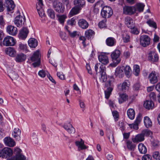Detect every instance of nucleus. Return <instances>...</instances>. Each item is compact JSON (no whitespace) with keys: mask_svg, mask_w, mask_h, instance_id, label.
Here are the masks:
<instances>
[{"mask_svg":"<svg viewBox=\"0 0 160 160\" xmlns=\"http://www.w3.org/2000/svg\"><path fill=\"white\" fill-rule=\"evenodd\" d=\"M142 120V115L140 114H139L136 117V119L135 121V123L139 124Z\"/></svg>","mask_w":160,"mask_h":160,"instance_id":"0e129e2a","label":"nucleus"},{"mask_svg":"<svg viewBox=\"0 0 160 160\" xmlns=\"http://www.w3.org/2000/svg\"><path fill=\"white\" fill-rule=\"evenodd\" d=\"M138 148L140 153L142 154H145L147 152V149L144 144L140 143L138 145Z\"/></svg>","mask_w":160,"mask_h":160,"instance_id":"4c0bfd02","label":"nucleus"},{"mask_svg":"<svg viewBox=\"0 0 160 160\" xmlns=\"http://www.w3.org/2000/svg\"><path fill=\"white\" fill-rule=\"evenodd\" d=\"M123 40L124 42H128L130 41V36L128 34L123 35Z\"/></svg>","mask_w":160,"mask_h":160,"instance_id":"864d4df0","label":"nucleus"},{"mask_svg":"<svg viewBox=\"0 0 160 160\" xmlns=\"http://www.w3.org/2000/svg\"><path fill=\"white\" fill-rule=\"evenodd\" d=\"M38 2L36 4V8L40 17H42L44 15V12L42 9L43 5L42 0H37Z\"/></svg>","mask_w":160,"mask_h":160,"instance_id":"f8f14e48","label":"nucleus"},{"mask_svg":"<svg viewBox=\"0 0 160 160\" xmlns=\"http://www.w3.org/2000/svg\"><path fill=\"white\" fill-rule=\"evenodd\" d=\"M22 15H21V27H22L21 29V39L24 40L27 38L29 31L27 27L26 26V24L25 16L23 12H22Z\"/></svg>","mask_w":160,"mask_h":160,"instance_id":"f257e3e1","label":"nucleus"},{"mask_svg":"<svg viewBox=\"0 0 160 160\" xmlns=\"http://www.w3.org/2000/svg\"><path fill=\"white\" fill-rule=\"evenodd\" d=\"M123 69L124 68L123 67H117L115 72V75L119 77H122L124 75Z\"/></svg>","mask_w":160,"mask_h":160,"instance_id":"c756f323","label":"nucleus"},{"mask_svg":"<svg viewBox=\"0 0 160 160\" xmlns=\"http://www.w3.org/2000/svg\"><path fill=\"white\" fill-rule=\"evenodd\" d=\"M95 70L96 72H100L101 75L100 80L102 82L106 81L107 79L105 71V67L104 66L101 65L100 63L96 64L95 66Z\"/></svg>","mask_w":160,"mask_h":160,"instance_id":"f03ea898","label":"nucleus"},{"mask_svg":"<svg viewBox=\"0 0 160 160\" xmlns=\"http://www.w3.org/2000/svg\"><path fill=\"white\" fill-rule=\"evenodd\" d=\"M53 7L55 10L59 13H62L64 12V7L62 6V3L58 0H55L52 4Z\"/></svg>","mask_w":160,"mask_h":160,"instance_id":"6e6552de","label":"nucleus"},{"mask_svg":"<svg viewBox=\"0 0 160 160\" xmlns=\"http://www.w3.org/2000/svg\"><path fill=\"white\" fill-rule=\"evenodd\" d=\"M7 72L8 76L12 80L18 78L19 75L13 72L10 67L7 68Z\"/></svg>","mask_w":160,"mask_h":160,"instance_id":"aec40b11","label":"nucleus"},{"mask_svg":"<svg viewBox=\"0 0 160 160\" xmlns=\"http://www.w3.org/2000/svg\"><path fill=\"white\" fill-rule=\"evenodd\" d=\"M138 124H139L135 123L134 122V123L128 124V125L131 128H133L137 130L138 128Z\"/></svg>","mask_w":160,"mask_h":160,"instance_id":"603ef678","label":"nucleus"},{"mask_svg":"<svg viewBox=\"0 0 160 160\" xmlns=\"http://www.w3.org/2000/svg\"><path fill=\"white\" fill-rule=\"evenodd\" d=\"M121 52L119 50L116 49L112 52L111 55V58L113 61L114 62L115 61L118 60H121L120 58Z\"/></svg>","mask_w":160,"mask_h":160,"instance_id":"f3484780","label":"nucleus"},{"mask_svg":"<svg viewBox=\"0 0 160 160\" xmlns=\"http://www.w3.org/2000/svg\"><path fill=\"white\" fill-rule=\"evenodd\" d=\"M94 34V32L91 29L86 30L85 32V35L88 39H89Z\"/></svg>","mask_w":160,"mask_h":160,"instance_id":"ea45409f","label":"nucleus"},{"mask_svg":"<svg viewBox=\"0 0 160 160\" xmlns=\"http://www.w3.org/2000/svg\"><path fill=\"white\" fill-rule=\"evenodd\" d=\"M7 32L12 36L16 35L18 33V30L16 27L12 25H8L7 27Z\"/></svg>","mask_w":160,"mask_h":160,"instance_id":"dca6fc26","label":"nucleus"},{"mask_svg":"<svg viewBox=\"0 0 160 160\" xmlns=\"http://www.w3.org/2000/svg\"><path fill=\"white\" fill-rule=\"evenodd\" d=\"M144 140V137L141 133L140 134L137 135L134 139L133 141L134 142H140L143 141Z\"/></svg>","mask_w":160,"mask_h":160,"instance_id":"e433bc0d","label":"nucleus"},{"mask_svg":"<svg viewBox=\"0 0 160 160\" xmlns=\"http://www.w3.org/2000/svg\"><path fill=\"white\" fill-rule=\"evenodd\" d=\"M74 6L81 10L85 5V2L84 0H74Z\"/></svg>","mask_w":160,"mask_h":160,"instance_id":"b1692460","label":"nucleus"},{"mask_svg":"<svg viewBox=\"0 0 160 160\" xmlns=\"http://www.w3.org/2000/svg\"><path fill=\"white\" fill-rule=\"evenodd\" d=\"M144 123L145 127L148 128L152 126V123L151 119L147 116L144 117Z\"/></svg>","mask_w":160,"mask_h":160,"instance_id":"c9c22d12","label":"nucleus"},{"mask_svg":"<svg viewBox=\"0 0 160 160\" xmlns=\"http://www.w3.org/2000/svg\"><path fill=\"white\" fill-rule=\"evenodd\" d=\"M21 50H22L23 51L27 52L28 51L27 46L26 44H21Z\"/></svg>","mask_w":160,"mask_h":160,"instance_id":"774afa93","label":"nucleus"},{"mask_svg":"<svg viewBox=\"0 0 160 160\" xmlns=\"http://www.w3.org/2000/svg\"><path fill=\"white\" fill-rule=\"evenodd\" d=\"M107 45L109 46H113L116 43L115 39L112 37H109L106 40Z\"/></svg>","mask_w":160,"mask_h":160,"instance_id":"473e14b6","label":"nucleus"},{"mask_svg":"<svg viewBox=\"0 0 160 160\" xmlns=\"http://www.w3.org/2000/svg\"><path fill=\"white\" fill-rule=\"evenodd\" d=\"M141 133L144 137L145 136H150L152 134V132L150 130L147 129L143 130L142 131Z\"/></svg>","mask_w":160,"mask_h":160,"instance_id":"c03bdc74","label":"nucleus"},{"mask_svg":"<svg viewBox=\"0 0 160 160\" xmlns=\"http://www.w3.org/2000/svg\"><path fill=\"white\" fill-rule=\"evenodd\" d=\"M109 79V80L106 82L105 84V87L107 88L105 91V97L107 99L110 97L113 87V83L114 81V78L111 77Z\"/></svg>","mask_w":160,"mask_h":160,"instance_id":"7ed1b4c3","label":"nucleus"},{"mask_svg":"<svg viewBox=\"0 0 160 160\" xmlns=\"http://www.w3.org/2000/svg\"><path fill=\"white\" fill-rule=\"evenodd\" d=\"M148 59L151 62H156L158 59V54L156 53L151 52L148 55Z\"/></svg>","mask_w":160,"mask_h":160,"instance_id":"393cba45","label":"nucleus"},{"mask_svg":"<svg viewBox=\"0 0 160 160\" xmlns=\"http://www.w3.org/2000/svg\"><path fill=\"white\" fill-rule=\"evenodd\" d=\"M149 96L151 100H155L156 99V96L154 92H151L149 94Z\"/></svg>","mask_w":160,"mask_h":160,"instance_id":"338daca9","label":"nucleus"},{"mask_svg":"<svg viewBox=\"0 0 160 160\" xmlns=\"http://www.w3.org/2000/svg\"><path fill=\"white\" fill-rule=\"evenodd\" d=\"M121 60H118L117 61H115V62H113L110 64L109 66H110L112 67H115L120 62Z\"/></svg>","mask_w":160,"mask_h":160,"instance_id":"bf43d9fd","label":"nucleus"},{"mask_svg":"<svg viewBox=\"0 0 160 160\" xmlns=\"http://www.w3.org/2000/svg\"><path fill=\"white\" fill-rule=\"evenodd\" d=\"M79 40L82 41V43L84 48H85L87 46L86 39L85 37L83 36H81L79 37Z\"/></svg>","mask_w":160,"mask_h":160,"instance_id":"5fc2aeb1","label":"nucleus"},{"mask_svg":"<svg viewBox=\"0 0 160 160\" xmlns=\"http://www.w3.org/2000/svg\"><path fill=\"white\" fill-rule=\"evenodd\" d=\"M104 5V2L102 0L98 1L95 4V7L100 8L102 7Z\"/></svg>","mask_w":160,"mask_h":160,"instance_id":"09e8293b","label":"nucleus"},{"mask_svg":"<svg viewBox=\"0 0 160 160\" xmlns=\"http://www.w3.org/2000/svg\"><path fill=\"white\" fill-rule=\"evenodd\" d=\"M101 13L102 17L105 18L110 17L113 14L112 8L108 6H105L103 8Z\"/></svg>","mask_w":160,"mask_h":160,"instance_id":"0eeeda50","label":"nucleus"},{"mask_svg":"<svg viewBox=\"0 0 160 160\" xmlns=\"http://www.w3.org/2000/svg\"><path fill=\"white\" fill-rule=\"evenodd\" d=\"M59 35L62 40H65L66 39L67 37L65 32L60 31L59 32Z\"/></svg>","mask_w":160,"mask_h":160,"instance_id":"69168bd1","label":"nucleus"},{"mask_svg":"<svg viewBox=\"0 0 160 160\" xmlns=\"http://www.w3.org/2000/svg\"><path fill=\"white\" fill-rule=\"evenodd\" d=\"M154 105V103L152 100H146L144 103V107L148 109H152Z\"/></svg>","mask_w":160,"mask_h":160,"instance_id":"f704fd0d","label":"nucleus"},{"mask_svg":"<svg viewBox=\"0 0 160 160\" xmlns=\"http://www.w3.org/2000/svg\"><path fill=\"white\" fill-rule=\"evenodd\" d=\"M63 128L70 134H73L75 132V129L70 123L64 124Z\"/></svg>","mask_w":160,"mask_h":160,"instance_id":"6ab92c4d","label":"nucleus"},{"mask_svg":"<svg viewBox=\"0 0 160 160\" xmlns=\"http://www.w3.org/2000/svg\"><path fill=\"white\" fill-rule=\"evenodd\" d=\"M13 153V151L11 148L5 147L2 150H0V157L7 158L12 156Z\"/></svg>","mask_w":160,"mask_h":160,"instance_id":"39448f33","label":"nucleus"},{"mask_svg":"<svg viewBox=\"0 0 160 160\" xmlns=\"http://www.w3.org/2000/svg\"><path fill=\"white\" fill-rule=\"evenodd\" d=\"M105 156L108 160H112L113 158V155L111 153H107Z\"/></svg>","mask_w":160,"mask_h":160,"instance_id":"052dcab7","label":"nucleus"},{"mask_svg":"<svg viewBox=\"0 0 160 160\" xmlns=\"http://www.w3.org/2000/svg\"><path fill=\"white\" fill-rule=\"evenodd\" d=\"M15 24L17 27H19L20 26V15H18L15 18L14 20Z\"/></svg>","mask_w":160,"mask_h":160,"instance_id":"de8ad7c7","label":"nucleus"},{"mask_svg":"<svg viewBox=\"0 0 160 160\" xmlns=\"http://www.w3.org/2000/svg\"><path fill=\"white\" fill-rule=\"evenodd\" d=\"M5 6L8 12H11L14 9L15 6L12 0H7L5 1Z\"/></svg>","mask_w":160,"mask_h":160,"instance_id":"4468645a","label":"nucleus"},{"mask_svg":"<svg viewBox=\"0 0 160 160\" xmlns=\"http://www.w3.org/2000/svg\"><path fill=\"white\" fill-rule=\"evenodd\" d=\"M130 85V82L128 80H125L123 82L121 86V90L122 91H125L128 89Z\"/></svg>","mask_w":160,"mask_h":160,"instance_id":"2f4dec72","label":"nucleus"},{"mask_svg":"<svg viewBox=\"0 0 160 160\" xmlns=\"http://www.w3.org/2000/svg\"><path fill=\"white\" fill-rule=\"evenodd\" d=\"M14 153L15 155L14 156L6 160H20V149L17 147L15 148Z\"/></svg>","mask_w":160,"mask_h":160,"instance_id":"412c9836","label":"nucleus"},{"mask_svg":"<svg viewBox=\"0 0 160 160\" xmlns=\"http://www.w3.org/2000/svg\"><path fill=\"white\" fill-rule=\"evenodd\" d=\"M31 60L32 62H34L32 64L34 67L39 66L40 63V58L39 57V51H36L33 53L31 58Z\"/></svg>","mask_w":160,"mask_h":160,"instance_id":"423d86ee","label":"nucleus"},{"mask_svg":"<svg viewBox=\"0 0 160 160\" xmlns=\"http://www.w3.org/2000/svg\"><path fill=\"white\" fill-rule=\"evenodd\" d=\"M125 23L128 28H132L133 27V19L130 17L127 16L125 18Z\"/></svg>","mask_w":160,"mask_h":160,"instance_id":"cd10ccee","label":"nucleus"},{"mask_svg":"<svg viewBox=\"0 0 160 160\" xmlns=\"http://www.w3.org/2000/svg\"><path fill=\"white\" fill-rule=\"evenodd\" d=\"M152 157L149 154L144 155L142 157V160H151Z\"/></svg>","mask_w":160,"mask_h":160,"instance_id":"e2e57ef3","label":"nucleus"},{"mask_svg":"<svg viewBox=\"0 0 160 160\" xmlns=\"http://www.w3.org/2000/svg\"><path fill=\"white\" fill-rule=\"evenodd\" d=\"M136 11V8L134 6H125L123 8V13L125 15L133 14Z\"/></svg>","mask_w":160,"mask_h":160,"instance_id":"9b49d317","label":"nucleus"},{"mask_svg":"<svg viewBox=\"0 0 160 160\" xmlns=\"http://www.w3.org/2000/svg\"><path fill=\"white\" fill-rule=\"evenodd\" d=\"M126 146L127 148L131 151H134L136 145L133 143L132 141L129 140H127L126 142Z\"/></svg>","mask_w":160,"mask_h":160,"instance_id":"c85d7f7f","label":"nucleus"},{"mask_svg":"<svg viewBox=\"0 0 160 160\" xmlns=\"http://www.w3.org/2000/svg\"><path fill=\"white\" fill-rule=\"evenodd\" d=\"M140 67L138 65H135L133 66V72L136 76H138L139 73Z\"/></svg>","mask_w":160,"mask_h":160,"instance_id":"79ce46f5","label":"nucleus"},{"mask_svg":"<svg viewBox=\"0 0 160 160\" xmlns=\"http://www.w3.org/2000/svg\"><path fill=\"white\" fill-rule=\"evenodd\" d=\"M67 17L65 15L59 16L58 17V20L60 23L62 24H63L65 19Z\"/></svg>","mask_w":160,"mask_h":160,"instance_id":"49530a36","label":"nucleus"},{"mask_svg":"<svg viewBox=\"0 0 160 160\" xmlns=\"http://www.w3.org/2000/svg\"><path fill=\"white\" fill-rule=\"evenodd\" d=\"M158 75L154 71H152L149 74L148 79L150 82L152 84L157 82L158 81L157 78Z\"/></svg>","mask_w":160,"mask_h":160,"instance_id":"a211bd4d","label":"nucleus"},{"mask_svg":"<svg viewBox=\"0 0 160 160\" xmlns=\"http://www.w3.org/2000/svg\"><path fill=\"white\" fill-rule=\"evenodd\" d=\"M147 23L149 26L153 28H157L156 23L153 20H149L147 22Z\"/></svg>","mask_w":160,"mask_h":160,"instance_id":"a18cd8bd","label":"nucleus"},{"mask_svg":"<svg viewBox=\"0 0 160 160\" xmlns=\"http://www.w3.org/2000/svg\"><path fill=\"white\" fill-rule=\"evenodd\" d=\"M81 9L74 6L70 10L68 15L70 17L78 14L81 11Z\"/></svg>","mask_w":160,"mask_h":160,"instance_id":"7c9ffc66","label":"nucleus"},{"mask_svg":"<svg viewBox=\"0 0 160 160\" xmlns=\"http://www.w3.org/2000/svg\"><path fill=\"white\" fill-rule=\"evenodd\" d=\"M75 144L78 147V151L85 150L88 147V146L85 145L84 144V141L82 139L80 141L78 140L75 141Z\"/></svg>","mask_w":160,"mask_h":160,"instance_id":"2eb2a0df","label":"nucleus"},{"mask_svg":"<svg viewBox=\"0 0 160 160\" xmlns=\"http://www.w3.org/2000/svg\"><path fill=\"white\" fill-rule=\"evenodd\" d=\"M5 53L9 56L14 57L17 55V51L15 49L12 47L7 48L5 50Z\"/></svg>","mask_w":160,"mask_h":160,"instance_id":"ddd939ff","label":"nucleus"},{"mask_svg":"<svg viewBox=\"0 0 160 160\" xmlns=\"http://www.w3.org/2000/svg\"><path fill=\"white\" fill-rule=\"evenodd\" d=\"M38 74L41 77L44 78L46 76V73L44 70H42L39 72Z\"/></svg>","mask_w":160,"mask_h":160,"instance_id":"680f3d73","label":"nucleus"},{"mask_svg":"<svg viewBox=\"0 0 160 160\" xmlns=\"http://www.w3.org/2000/svg\"><path fill=\"white\" fill-rule=\"evenodd\" d=\"M119 97L118 98V102L119 104H121L128 100V96L125 93H119Z\"/></svg>","mask_w":160,"mask_h":160,"instance_id":"bb28decb","label":"nucleus"},{"mask_svg":"<svg viewBox=\"0 0 160 160\" xmlns=\"http://www.w3.org/2000/svg\"><path fill=\"white\" fill-rule=\"evenodd\" d=\"M78 24L79 26L82 29H86L89 26L88 22L83 19H81L78 20Z\"/></svg>","mask_w":160,"mask_h":160,"instance_id":"5701e85b","label":"nucleus"},{"mask_svg":"<svg viewBox=\"0 0 160 160\" xmlns=\"http://www.w3.org/2000/svg\"><path fill=\"white\" fill-rule=\"evenodd\" d=\"M47 13L48 16L51 18L54 19L55 18L54 11L52 9H48L47 10Z\"/></svg>","mask_w":160,"mask_h":160,"instance_id":"37998d69","label":"nucleus"},{"mask_svg":"<svg viewBox=\"0 0 160 160\" xmlns=\"http://www.w3.org/2000/svg\"><path fill=\"white\" fill-rule=\"evenodd\" d=\"M4 141L6 145L9 147H13L16 145L14 141L9 137L5 138Z\"/></svg>","mask_w":160,"mask_h":160,"instance_id":"4be33fe9","label":"nucleus"},{"mask_svg":"<svg viewBox=\"0 0 160 160\" xmlns=\"http://www.w3.org/2000/svg\"><path fill=\"white\" fill-rule=\"evenodd\" d=\"M99 61L103 65H106L109 63V58L105 53H102L98 56Z\"/></svg>","mask_w":160,"mask_h":160,"instance_id":"9d476101","label":"nucleus"},{"mask_svg":"<svg viewBox=\"0 0 160 160\" xmlns=\"http://www.w3.org/2000/svg\"><path fill=\"white\" fill-rule=\"evenodd\" d=\"M141 87V85L140 82H136L133 86V89L135 91L139 90Z\"/></svg>","mask_w":160,"mask_h":160,"instance_id":"3c124183","label":"nucleus"},{"mask_svg":"<svg viewBox=\"0 0 160 160\" xmlns=\"http://www.w3.org/2000/svg\"><path fill=\"white\" fill-rule=\"evenodd\" d=\"M68 32L70 36L72 38H74L76 37L77 35H78V32L76 31H73L71 32L69 30H68Z\"/></svg>","mask_w":160,"mask_h":160,"instance_id":"6e6d98bb","label":"nucleus"},{"mask_svg":"<svg viewBox=\"0 0 160 160\" xmlns=\"http://www.w3.org/2000/svg\"><path fill=\"white\" fill-rule=\"evenodd\" d=\"M127 114L128 117L131 120L133 119L135 117V111L132 108H129L127 111Z\"/></svg>","mask_w":160,"mask_h":160,"instance_id":"72a5a7b5","label":"nucleus"},{"mask_svg":"<svg viewBox=\"0 0 160 160\" xmlns=\"http://www.w3.org/2000/svg\"><path fill=\"white\" fill-rule=\"evenodd\" d=\"M140 42L141 45L143 47H145L150 44V39L147 35H142L140 37Z\"/></svg>","mask_w":160,"mask_h":160,"instance_id":"1a4fd4ad","label":"nucleus"},{"mask_svg":"<svg viewBox=\"0 0 160 160\" xmlns=\"http://www.w3.org/2000/svg\"><path fill=\"white\" fill-rule=\"evenodd\" d=\"M16 43V41L13 37L7 36L4 38L2 41V44H0V46H4L6 47L13 46Z\"/></svg>","mask_w":160,"mask_h":160,"instance_id":"20e7f679","label":"nucleus"},{"mask_svg":"<svg viewBox=\"0 0 160 160\" xmlns=\"http://www.w3.org/2000/svg\"><path fill=\"white\" fill-rule=\"evenodd\" d=\"M106 19H104L100 21L98 24V26L100 28H105L106 27Z\"/></svg>","mask_w":160,"mask_h":160,"instance_id":"8fccbe9b","label":"nucleus"},{"mask_svg":"<svg viewBox=\"0 0 160 160\" xmlns=\"http://www.w3.org/2000/svg\"><path fill=\"white\" fill-rule=\"evenodd\" d=\"M38 41L34 38H30L28 41V44L31 48H35L38 45Z\"/></svg>","mask_w":160,"mask_h":160,"instance_id":"a878e982","label":"nucleus"},{"mask_svg":"<svg viewBox=\"0 0 160 160\" xmlns=\"http://www.w3.org/2000/svg\"><path fill=\"white\" fill-rule=\"evenodd\" d=\"M62 2L63 4L65 5L67 8L69 9L71 8V6L69 0H62Z\"/></svg>","mask_w":160,"mask_h":160,"instance_id":"13d9d810","label":"nucleus"},{"mask_svg":"<svg viewBox=\"0 0 160 160\" xmlns=\"http://www.w3.org/2000/svg\"><path fill=\"white\" fill-rule=\"evenodd\" d=\"M136 8V11L139 12H142L143 11L145 5L142 3H138L134 6Z\"/></svg>","mask_w":160,"mask_h":160,"instance_id":"58836bf2","label":"nucleus"},{"mask_svg":"<svg viewBox=\"0 0 160 160\" xmlns=\"http://www.w3.org/2000/svg\"><path fill=\"white\" fill-rule=\"evenodd\" d=\"M125 73L128 77H129L131 73V69L130 67L128 66H126L124 68Z\"/></svg>","mask_w":160,"mask_h":160,"instance_id":"a19ab883","label":"nucleus"},{"mask_svg":"<svg viewBox=\"0 0 160 160\" xmlns=\"http://www.w3.org/2000/svg\"><path fill=\"white\" fill-rule=\"evenodd\" d=\"M108 138L111 143H113L114 142V139L112 132H110V134L108 136Z\"/></svg>","mask_w":160,"mask_h":160,"instance_id":"4d7b16f0","label":"nucleus"}]
</instances>
